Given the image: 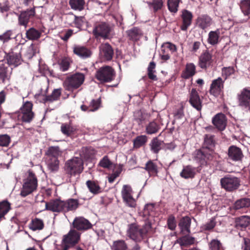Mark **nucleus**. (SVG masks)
Here are the masks:
<instances>
[{
    "mask_svg": "<svg viewBox=\"0 0 250 250\" xmlns=\"http://www.w3.org/2000/svg\"><path fill=\"white\" fill-rule=\"evenodd\" d=\"M151 229V223L146 221L142 225L137 223H132L128 225L127 236L136 242H140L146 237L148 231Z\"/></svg>",
    "mask_w": 250,
    "mask_h": 250,
    "instance_id": "nucleus-1",
    "label": "nucleus"
},
{
    "mask_svg": "<svg viewBox=\"0 0 250 250\" xmlns=\"http://www.w3.org/2000/svg\"><path fill=\"white\" fill-rule=\"evenodd\" d=\"M83 170V162L82 158L73 157L67 160L64 166V174L68 182H71L73 176L80 175Z\"/></svg>",
    "mask_w": 250,
    "mask_h": 250,
    "instance_id": "nucleus-2",
    "label": "nucleus"
},
{
    "mask_svg": "<svg viewBox=\"0 0 250 250\" xmlns=\"http://www.w3.org/2000/svg\"><path fill=\"white\" fill-rule=\"evenodd\" d=\"M81 233L75 229H70L69 232L62 236L61 249L58 250H69L74 248L81 240Z\"/></svg>",
    "mask_w": 250,
    "mask_h": 250,
    "instance_id": "nucleus-3",
    "label": "nucleus"
},
{
    "mask_svg": "<svg viewBox=\"0 0 250 250\" xmlns=\"http://www.w3.org/2000/svg\"><path fill=\"white\" fill-rule=\"evenodd\" d=\"M32 102H26L21 107V112L13 114L11 117L13 119H17L19 122L29 123L33 120L35 116V114L32 111Z\"/></svg>",
    "mask_w": 250,
    "mask_h": 250,
    "instance_id": "nucleus-4",
    "label": "nucleus"
},
{
    "mask_svg": "<svg viewBox=\"0 0 250 250\" xmlns=\"http://www.w3.org/2000/svg\"><path fill=\"white\" fill-rule=\"evenodd\" d=\"M38 186V180L35 174L31 170L27 171V176L23 180L21 195L26 197L36 190Z\"/></svg>",
    "mask_w": 250,
    "mask_h": 250,
    "instance_id": "nucleus-5",
    "label": "nucleus"
},
{
    "mask_svg": "<svg viewBox=\"0 0 250 250\" xmlns=\"http://www.w3.org/2000/svg\"><path fill=\"white\" fill-rule=\"evenodd\" d=\"M115 70L109 65L99 68L95 74V78L102 83L111 82L115 79Z\"/></svg>",
    "mask_w": 250,
    "mask_h": 250,
    "instance_id": "nucleus-6",
    "label": "nucleus"
},
{
    "mask_svg": "<svg viewBox=\"0 0 250 250\" xmlns=\"http://www.w3.org/2000/svg\"><path fill=\"white\" fill-rule=\"evenodd\" d=\"M85 76L82 73L77 72L68 76L63 83L66 90L73 91L79 88L83 83Z\"/></svg>",
    "mask_w": 250,
    "mask_h": 250,
    "instance_id": "nucleus-7",
    "label": "nucleus"
},
{
    "mask_svg": "<svg viewBox=\"0 0 250 250\" xmlns=\"http://www.w3.org/2000/svg\"><path fill=\"white\" fill-rule=\"evenodd\" d=\"M112 27L109 23L105 22H97L95 24L93 34L96 39H108L110 36Z\"/></svg>",
    "mask_w": 250,
    "mask_h": 250,
    "instance_id": "nucleus-8",
    "label": "nucleus"
},
{
    "mask_svg": "<svg viewBox=\"0 0 250 250\" xmlns=\"http://www.w3.org/2000/svg\"><path fill=\"white\" fill-rule=\"evenodd\" d=\"M239 178L232 175H227L220 179L221 187L226 191L232 192L237 190L241 186Z\"/></svg>",
    "mask_w": 250,
    "mask_h": 250,
    "instance_id": "nucleus-9",
    "label": "nucleus"
},
{
    "mask_svg": "<svg viewBox=\"0 0 250 250\" xmlns=\"http://www.w3.org/2000/svg\"><path fill=\"white\" fill-rule=\"evenodd\" d=\"M213 151L203 148L195 151L194 159L201 165H206L213 160Z\"/></svg>",
    "mask_w": 250,
    "mask_h": 250,
    "instance_id": "nucleus-10",
    "label": "nucleus"
},
{
    "mask_svg": "<svg viewBox=\"0 0 250 250\" xmlns=\"http://www.w3.org/2000/svg\"><path fill=\"white\" fill-rule=\"evenodd\" d=\"M18 15L19 24L26 27L28 23L32 21L36 16L35 8L33 7L21 11Z\"/></svg>",
    "mask_w": 250,
    "mask_h": 250,
    "instance_id": "nucleus-11",
    "label": "nucleus"
},
{
    "mask_svg": "<svg viewBox=\"0 0 250 250\" xmlns=\"http://www.w3.org/2000/svg\"><path fill=\"white\" fill-rule=\"evenodd\" d=\"M4 58L6 57L7 62L9 66L10 65L17 66L21 64L22 62L21 55V50L19 49L18 46L11 49V51L8 54L4 53Z\"/></svg>",
    "mask_w": 250,
    "mask_h": 250,
    "instance_id": "nucleus-12",
    "label": "nucleus"
},
{
    "mask_svg": "<svg viewBox=\"0 0 250 250\" xmlns=\"http://www.w3.org/2000/svg\"><path fill=\"white\" fill-rule=\"evenodd\" d=\"M133 191L129 185H124L121 191L124 202L130 208H135L137 205L136 201L132 196Z\"/></svg>",
    "mask_w": 250,
    "mask_h": 250,
    "instance_id": "nucleus-13",
    "label": "nucleus"
},
{
    "mask_svg": "<svg viewBox=\"0 0 250 250\" xmlns=\"http://www.w3.org/2000/svg\"><path fill=\"white\" fill-rule=\"evenodd\" d=\"M225 81L221 77L213 80L210 85L209 93L215 98L224 94Z\"/></svg>",
    "mask_w": 250,
    "mask_h": 250,
    "instance_id": "nucleus-14",
    "label": "nucleus"
},
{
    "mask_svg": "<svg viewBox=\"0 0 250 250\" xmlns=\"http://www.w3.org/2000/svg\"><path fill=\"white\" fill-rule=\"evenodd\" d=\"M238 105L250 112V87H246L238 95Z\"/></svg>",
    "mask_w": 250,
    "mask_h": 250,
    "instance_id": "nucleus-15",
    "label": "nucleus"
},
{
    "mask_svg": "<svg viewBox=\"0 0 250 250\" xmlns=\"http://www.w3.org/2000/svg\"><path fill=\"white\" fill-rule=\"evenodd\" d=\"M100 56L104 62L112 61L114 51L112 46L108 42L102 43L99 46Z\"/></svg>",
    "mask_w": 250,
    "mask_h": 250,
    "instance_id": "nucleus-16",
    "label": "nucleus"
},
{
    "mask_svg": "<svg viewBox=\"0 0 250 250\" xmlns=\"http://www.w3.org/2000/svg\"><path fill=\"white\" fill-rule=\"evenodd\" d=\"M228 160L232 162H241L244 155L241 148L235 145L230 146L228 149Z\"/></svg>",
    "mask_w": 250,
    "mask_h": 250,
    "instance_id": "nucleus-17",
    "label": "nucleus"
},
{
    "mask_svg": "<svg viewBox=\"0 0 250 250\" xmlns=\"http://www.w3.org/2000/svg\"><path fill=\"white\" fill-rule=\"evenodd\" d=\"M72 225L77 231H84L92 227L91 223L83 217H76L74 219Z\"/></svg>",
    "mask_w": 250,
    "mask_h": 250,
    "instance_id": "nucleus-18",
    "label": "nucleus"
},
{
    "mask_svg": "<svg viewBox=\"0 0 250 250\" xmlns=\"http://www.w3.org/2000/svg\"><path fill=\"white\" fill-rule=\"evenodd\" d=\"M45 209L54 212H64V201L59 199L51 200L45 203Z\"/></svg>",
    "mask_w": 250,
    "mask_h": 250,
    "instance_id": "nucleus-19",
    "label": "nucleus"
},
{
    "mask_svg": "<svg viewBox=\"0 0 250 250\" xmlns=\"http://www.w3.org/2000/svg\"><path fill=\"white\" fill-rule=\"evenodd\" d=\"M189 103L198 111H200L203 107L202 101L195 88H192L189 93Z\"/></svg>",
    "mask_w": 250,
    "mask_h": 250,
    "instance_id": "nucleus-20",
    "label": "nucleus"
},
{
    "mask_svg": "<svg viewBox=\"0 0 250 250\" xmlns=\"http://www.w3.org/2000/svg\"><path fill=\"white\" fill-rule=\"evenodd\" d=\"M212 62V55L208 50L203 52L199 57L198 65L202 69H207Z\"/></svg>",
    "mask_w": 250,
    "mask_h": 250,
    "instance_id": "nucleus-21",
    "label": "nucleus"
},
{
    "mask_svg": "<svg viewBox=\"0 0 250 250\" xmlns=\"http://www.w3.org/2000/svg\"><path fill=\"white\" fill-rule=\"evenodd\" d=\"M12 69L6 62L0 64V83H5L10 80Z\"/></svg>",
    "mask_w": 250,
    "mask_h": 250,
    "instance_id": "nucleus-22",
    "label": "nucleus"
},
{
    "mask_svg": "<svg viewBox=\"0 0 250 250\" xmlns=\"http://www.w3.org/2000/svg\"><path fill=\"white\" fill-rule=\"evenodd\" d=\"M227 122L226 116L222 113L217 114L212 119L213 125L220 131H223L226 128Z\"/></svg>",
    "mask_w": 250,
    "mask_h": 250,
    "instance_id": "nucleus-23",
    "label": "nucleus"
},
{
    "mask_svg": "<svg viewBox=\"0 0 250 250\" xmlns=\"http://www.w3.org/2000/svg\"><path fill=\"white\" fill-rule=\"evenodd\" d=\"M212 19L208 15H202L196 20V26L202 30H205L212 24Z\"/></svg>",
    "mask_w": 250,
    "mask_h": 250,
    "instance_id": "nucleus-24",
    "label": "nucleus"
},
{
    "mask_svg": "<svg viewBox=\"0 0 250 250\" xmlns=\"http://www.w3.org/2000/svg\"><path fill=\"white\" fill-rule=\"evenodd\" d=\"M74 54L82 59H86L91 57V51L87 47L80 45H75L73 47Z\"/></svg>",
    "mask_w": 250,
    "mask_h": 250,
    "instance_id": "nucleus-25",
    "label": "nucleus"
},
{
    "mask_svg": "<svg viewBox=\"0 0 250 250\" xmlns=\"http://www.w3.org/2000/svg\"><path fill=\"white\" fill-rule=\"evenodd\" d=\"M181 18L182 24L180 28L182 31H186L188 28L191 24L193 19L192 13L188 10L184 9L182 11Z\"/></svg>",
    "mask_w": 250,
    "mask_h": 250,
    "instance_id": "nucleus-26",
    "label": "nucleus"
},
{
    "mask_svg": "<svg viewBox=\"0 0 250 250\" xmlns=\"http://www.w3.org/2000/svg\"><path fill=\"white\" fill-rule=\"evenodd\" d=\"M191 223V218L188 216L182 217L179 220L178 226L183 234L190 233Z\"/></svg>",
    "mask_w": 250,
    "mask_h": 250,
    "instance_id": "nucleus-27",
    "label": "nucleus"
},
{
    "mask_svg": "<svg viewBox=\"0 0 250 250\" xmlns=\"http://www.w3.org/2000/svg\"><path fill=\"white\" fill-rule=\"evenodd\" d=\"M197 171V168L191 165L183 167V168L180 173V175L185 179H193L195 177Z\"/></svg>",
    "mask_w": 250,
    "mask_h": 250,
    "instance_id": "nucleus-28",
    "label": "nucleus"
},
{
    "mask_svg": "<svg viewBox=\"0 0 250 250\" xmlns=\"http://www.w3.org/2000/svg\"><path fill=\"white\" fill-rule=\"evenodd\" d=\"M62 88L54 89L50 95H43L42 99L43 103H51L60 100L62 95Z\"/></svg>",
    "mask_w": 250,
    "mask_h": 250,
    "instance_id": "nucleus-29",
    "label": "nucleus"
},
{
    "mask_svg": "<svg viewBox=\"0 0 250 250\" xmlns=\"http://www.w3.org/2000/svg\"><path fill=\"white\" fill-rule=\"evenodd\" d=\"M196 73V66L193 63H187L185 69L181 73V77L184 79H188L192 77Z\"/></svg>",
    "mask_w": 250,
    "mask_h": 250,
    "instance_id": "nucleus-30",
    "label": "nucleus"
},
{
    "mask_svg": "<svg viewBox=\"0 0 250 250\" xmlns=\"http://www.w3.org/2000/svg\"><path fill=\"white\" fill-rule=\"evenodd\" d=\"M250 225V217L244 215L235 219V227L240 230L245 229Z\"/></svg>",
    "mask_w": 250,
    "mask_h": 250,
    "instance_id": "nucleus-31",
    "label": "nucleus"
},
{
    "mask_svg": "<svg viewBox=\"0 0 250 250\" xmlns=\"http://www.w3.org/2000/svg\"><path fill=\"white\" fill-rule=\"evenodd\" d=\"M144 168L148 172L150 177H155L158 175V166L152 160L147 161Z\"/></svg>",
    "mask_w": 250,
    "mask_h": 250,
    "instance_id": "nucleus-32",
    "label": "nucleus"
},
{
    "mask_svg": "<svg viewBox=\"0 0 250 250\" xmlns=\"http://www.w3.org/2000/svg\"><path fill=\"white\" fill-rule=\"evenodd\" d=\"M45 163L47 169L50 172H56L59 170L60 162L58 158L46 157Z\"/></svg>",
    "mask_w": 250,
    "mask_h": 250,
    "instance_id": "nucleus-33",
    "label": "nucleus"
},
{
    "mask_svg": "<svg viewBox=\"0 0 250 250\" xmlns=\"http://www.w3.org/2000/svg\"><path fill=\"white\" fill-rule=\"evenodd\" d=\"M79 200L70 198L64 201V212L75 210L79 207Z\"/></svg>",
    "mask_w": 250,
    "mask_h": 250,
    "instance_id": "nucleus-34",
    "label": "nucleus"
},
{
    "mask_svg": "<svg viewBox=\"0 0 250 250\" xmlns=\"http://www.w3.org/2000/svg\"><path fill=\"white\" fill-rule=\"evenodd\" d=\"M66 18L73 20V26L79 29L83 26L86 21L84 16H77L72 13L69 14Z\"/></svg>",
    "mask_w": 250,
    "mask_h": 250,
    "instance_id": "nucleus-35",
    "label": "nucleus"
},
{
    "mask_svg": "<svg viewBox=\"0 0 250 250\" xmlns=\"http://www.w3.org/2000/svg\"><path fill=\"white\" fill-rule=\"evenodd\" d=\"M126 33L129 39L133 42L138 41L142 36L141 30L137 27H133L127 30Z\"/></svg>",
    "mask_w": 250,
    "mask_h": 250,
    "instance_id": "nucleus-36",
    "label": "nucleus"
},
{
    "mask_svg": "<svg viewBox=\"0 0 250 250\" xmlns=\"http://www.w3.org/2000/svg\"><path fill=\"white\" fill-rule=\"evenodd\" d=\"M96 150L91 146L83 147L80 152L81 157L86 160L91 159L96 154Z\"/></svg>",
    "mask_w": 250,
    "mask_h": 250,
    "instance_id": "nucleus-37",
    "label": "nucleus"
},
{
    "mask_svg": "<svg viewBox=\"0 0 250 250\" xmlns=\"http://www.w3.org/2000/svg\"><path fill=\"white\" fill-rule=\"evenodd\" d=\"M86 185L90 192L94 194H97L102 192L101 188L97 181L88 180Z\"/></svg>",
    "mask_w": 250,
    "mask_h": 250,
    "instance_id": "nucleus-38",
    "label": "nucleus"
},
{
    "mask_svg": "<svg viewBox=\"0 0 250 250\" xmlns=\"http://www.w3.org/2000/svg\"><path fill=\"white\" fill-rule=\"evenodd\" d=\"M220 33L219 29L210 31L207 40L208 43L211 45H216L219 42Z\"/></svg>",
    "mask_w": 250,
    "mask_h": 250,
    "instance_id": "nucleus-39",
    "label": "nucleus"
},
{
    "mask_svg": "<svg viewBox=\"0 0 250 250\" xmlns=\"http://www.w3.org/2000/svg\"><path fill=\"white\" fill-rule=\"evenodd\" d=\"M249 207H250V199L248 198H243L237 200L233 205V208L235 210L249 208Z\"/></svg>",
    "mask_w": 250,
    "mask_h": 250,
    "instance_id": "nucleus-40",
    "label": "nucleus"
},
{
    "mask_svg": "<svg viewBox=\"0 0 250 250\" xmlns=\"http://www.w3.org/2000/svg\"><path fill=\"white\" fill-rule=\"evenodd\" d=\"M215 144L214 135L211 134L205 135L204 137V146L205 149L213 151V148L214 147Z\"/></svg>",
    "mask_w": 250,
    "mask_h": 250,
    "instance_id": "nucleus-41",
    "label": "nucleus"
},
{
    "mask_svg": "<svg viewBox=\"0 0 250 250\" xmlns=\"http://www.w3.org/2000/svg\"><path fill=\"white\" fill-rule=\"evenodd\" d=\"M163 141H160L158 137H155L152 139L149 144L150 149L154 153L157 154L162 149V145Z\"/></svg>",
    "mask_w": 250,
    "mask_h": 250,
    "instance_id": "nucleus-42",
    "label": "nucleus"
},
{
    "mask_svg": "<svg viewBox=\"0 0 250 250\" xmlns=\"http://www.w3.org/2000/svg\"><path fill=\"white\" fill-rule=\"evenodd\" d=\"M62 151L60 147L58 146H52L48 147L45 153L46 157L58 158V156L61 155Z\"/></svg>",
    "mask_w": 250,
    "mask_h": 250,
    "instance_id": "nucleus-43",
    "label": "nucleus"
},
{
    "mask_svg": "<svg viewBox=\"0 0 250 250\" xmlns=\"http://www.w3.org/2000/svg\"><path fill=\"white\" fill-rule=\"evenodd\" d=\"M69 4L71 9L81 11L84 9L85 2L84 0H69Z\"/></svg>",
    "mask_w": 250,
    "mask_h": 250,
    "instance_id": "nucleus-44",
    "label": "nucleus"
},
{
    "mask_svg": "<svg viewBox=\"0 0 250 250\" xmlns=\"http://www.w3.org/2000/svg\"><path fill=\"white\" fill-rule=\"evenodd\" d=\"M111 250H128V245L122 239L114 241L110 247Z\"/></svg>",
    "mask_w": 250,
    "mask_h": 250,
    "instance_id": "nucleus-45",
    "label": "nucleus"
},
{
    "mask_svg": "<svg viewBox=\"0 0 250 250\" xmlns=\"http://www.w3.org/2000/svg\"><path fill=\"white\" fill-rule=\"evenodd\" d=\"M160 125L155 121L148 123L146 126V132L148 135L155 134L159 132Z\"/></svg>",
    "mask_w": 250,
    "mask_h": 250,
    "instance_id": "nucleus-46",
    "label": "nucleus"
},
{
    "mask_svg": "<svg viewBox=\"0 0 250 250\" xmlns=\"http://www.w3.org/2000/svg\"><path fill=\"white\" fill-rule=\"evenodd\" d=\"M71 60L70 59L64 57L58 61L57 63L59 65L60 69L65 72L68 70L70 66Z\"/></svg>",
    "mask_w": 250,
    "mask_h": 250,
    "instance_id": "nucleus-47",
    "label": "nucleus"
},
{
    "mask_svg": "<svg viewBox=\"0 0 250 250\" xmlns=\"http://www.w3.org/2000/svg\"><path fill=\"white\" fill-rule=\"evenodd\" d=\"M30 229L33 231L37 230H42L44 228V223L43 221L39 218H35L32 219L29 226Z\"/></svg>",
    "mask_w": 250,
    "mask_h": 250,
    "instance_id": "nucleus-48",
    "label": "nucleus"
},
{
    "mask_svg": "<svg viewBox=\"0 0 250 250\" xmlns=\"http://www.w3.org/2000/svg\"><path fill=\"white\" fill-rule=\"evenodd\" d=\"M11 209V204L7 200L0 202V219L4 218V216Z\"/></svg>",
    "mask_w": 250,
    "mask_h": 250,
    "instance_id": "nucleus-49",
    "label": "nucleus"
},
{
    "mask_svg": "<svg viewBox=\"0 0 250 250\" xmlns=\"http://www.w3.org/2000/svg\"><path fill=\"white\" fill-rule=\"evenodd\" d=\"M147 137L145 135L137 136L133 140V147L135 148H139L144 146L147 142Z\"/></svg>",
    "mask_w": 250,
    "mask_h": 250,
    "instance_id": "nucleus-50",
    "label": "nucleus"
},
{
    "mask_svg": "<svg viewBox=\"0 0 250 250\" xmlns=\"http://www.w3.org/2000/svg\"><path fill=\"white\" fill-rule=\"evenodd\" d=\"M178 243L181 246H187L194 244L195 238L188 235H186L178 240Z\"/></svg>",
    "mask_w": 250,
    "mask_h": 250,
    "instance_id": "nucleus-51",
    "label": "nucleus"
},
{
    "mask_svg": "<svg viewBox=\"0 0 250 250\" xmlns=\"http://www.w3.org/2000/svg\"><path fill=\"white\" fill-rule=\"evenodd\" d=\"M41 36V33L34 28H31L26 32V38L30 40H37Z\"/></svg>",
    "mask_w": 250,
    "mask_h": 250,
    "instance_id": "nucleus-52",
    "label": "nucleus"
},
{
    "mask_svg": "<svg viewBox=\"0 0 250 250\" xmlns=\"http://www.w3.org/2000/svg\"><path fill=\"white\" fill-rule=\"evenodd\" d=\"M39 51L37 46L33 44H31L26 50V52L24 55V57L28 60L31 59L37 53H39Z\"/></svg>",
    "mask_w": 250,
    "mask_h": 250,
    "instance_id": "nucleus-53",
    "label": "nucleus"
},
{
    "mask_svg": "<svg viewBox=\"0 0 250 250\" xmlns=\"http://www.w3.org/2000/svg\"><path fill=\"white\" fill-rule=\"evenodd\" d=\"M156 68V63L154 62H151L147 67V76L149 79L153 81H157V76L154 73L156 72L155 70Z\"/></svg>",
    "mask_w": 250,
    "mask_h": 250,
    "instance_id": "nucleus-54",
    "label": "nucleus"
},
{
    "mask_svg": "<svg viewBox=\"0 0 250 250\" xmlns=\"http://www.w3.org/2000/svg\"><path fill=\"white\" fill-rule=\"evenodd\" d=\"M209 250H225L222 244L217 239H212L208 243Z\"/></svg>",
    "mask_w": 250,
    "mask_h": 250,
    "instance_id": "nucleus-55",
    "label": "nucleus"
},
{
    "mask_svg": "<svg viewBox=\"0 0 250 250\" xmlns=\"http://www.w3.org/2000/svg\"><path fill=\"white\" fill-rule=\"evenodd\" d=\"M148 6L152 7L154 12L161 10L163 6V0H151L150 1L146 2Z\"/></svg>",
    "mask_w": 250,
    "mask_h": 250,
    "instance_id": "nucleus-56",
    "label": "nucleus"
},
{
    "mask_svg": "<svg viewBox=\"0 0 250 250\" xmlns=\"http://www.w3.org/2000/svg\"><path fill=\"white\" fill-rule=\"evenodd\" d=\"M240 8L245 16L250 17V0H242L240 3Z\"/></svg>",
    "mask_w": 250,
    "mask_h": 250,
    "instance_id": "nucleus-57",
    "label": "nucleus"
},
{
    "mask_svg": "<svg viewBox=\"0 0 250 250\" xmlns=\"http://www.w3.org/2000/svg\"><path fill=\"white\" fill-rule=\"evenodd\" d=\"M180 0H167V7L168 10L173 13H176Z\"/></svg>",
    "mask_w": 250,
    "mask_h": 250,
    "instance_id": "nucleus-58",
    "label": "nucleus"
},
{
    "mask_svg": "<svg viewBox=\"0 0 250 250\" xmlns=\"http://www.w3.org/2000/svg\"><path fill=\"white\" fill-rule=\"evenodd\" d=\"M146 119L145 114L141 110H137L134 113V120L138 125L142 124Z\"/></svg>",
    "mask_w": 250,
    "mask_h": 250,
    "instance_id": "nucleus-59",
    "label": "nucleus"
},
{
    "mask_svg": "<svg viewBox=\"0 0 250 250\" xmlns=\"http://www.w3.org/2000/svg\"><path fill=\"white\" fill-rule=\"evenodd\" d=\"M167 223L168 229L171 230H174L175 229L177 224L175 217L173 215L171 214L169 215Z\"/></svg>",
    "mask_w": 250,
    "mask_h": 250,
    "instance_id": "nucleus-60",
    "label": "nucleus"
},
{
    "mask_svg": "<svg viewBox=\"0 0 250 250\" xmlns=\"http://www.w3.org/2000/svg\"><path fill=\"white\" fill-rule=\"evenodd\" d=\"M61 131L63 134L69 136L75 131V129L69 125L63 124L61 126Z\"/></svg>",
    "mask_w": 250,
    "mask_h": 250,
    "instance_id": "nucleus-61",
    "label": "nucleus"
},
{
    "mask_svg": "<svg viewBox=\"0 0 250 250\" xmlns=\"http://www.w3.org/2000/svg\"><path fill=\"white\" fill-rule=\"evenodd\" d=\"M215 226L216 222L214 219L212 218L208 222L203 225L201 227V229L203 231L211 230L215 227Z\"/></svg>",
    "mask_w": 250,
    "mask_h": 250,
    "instance_id": "nucleus-62",
    "label": "nucleus"
},
{
    "mask_svg": "<svg viewBox=\"0 0 250 250\" xmlns=\"http://www.w3.org/2000/svg\"><path fill=\"white\" fill-rule=\"evenodd\" d=\"M10 142L11 138L8 135H0V146L7 147Z\"/></svg>",
    "mask_w": 250,
    "mask_h": 250,
    "instance_id": "nucleus-63",
    "label": "nucleus"
},
{
    "mask_svg": "<svg viewBox=\"0 0 250 250\" xmlns=\"http://www.w3.org/2000/svg\"><path fill=\"white\" fill-rule=\"evenodd\" d=\"M154 206L153 204H147L145 205L143 211V216L147 217L150 215L151 212L154 211Z\"/></svg>",
    "mask_w": 250,
    "mask_h": 250,
    "instance_id": "nucleus-64",
    "label": "nucleus"
}]
</instances>
